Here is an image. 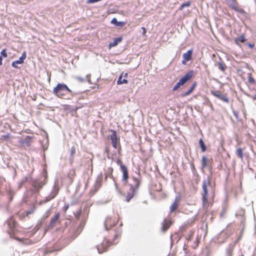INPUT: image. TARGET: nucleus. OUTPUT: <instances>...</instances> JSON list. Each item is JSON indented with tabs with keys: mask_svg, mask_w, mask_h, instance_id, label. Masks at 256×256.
Returning <instances> with one entry per match:
<instances>
[{
	"mask_svg": "<svg viewBox=\"0 0 256 256\" xmlns=\"http://www.w3.org/2000/svg\"><path fill=\"white\" fill-rule=\"evenodd\" d=\"M91 164H92V169H91V172H92V161H91Z\"/></svg>",
	"mask_w": 256,
	"mask_h": 256,
	"instance_id": "nucleus-48",
	"label": "nucleus"
},
{
	"mask_svg": "<svg viewBox=\"0 0 256 256\" xmlns=\"http://www.w3.org/2000/svg\"><path fill=\"white\" fill-rule=\"evenodd\" d=\"M216 66L222 72H224L227 68L226 66L222 60H220L216 64Z\"/></svg>",
	"mask_w": 256,
	"mask_h": 256,
	"instance_id": "nucleus-20",
	"label": "nucleus"
},
{
	"mask_svg": "<svg viewBox=\"0 0 256 256\" xmlns=\"http://www.w3.org/2000/svg\"><path fill=\"white\" fill-rule=\"evenodd\" d=\"M128 77V74L122 72L119 76L117 81L118 84H126L128 83L127 78Z\"/></svg>",
	"mask_w": 256,
	"mask_h": 256,
	"instance_id": "nucleus-11",
	"label": "nucleus"
},
{
	"mask_svg": "<svg viewBox=\"0 0 256 256\" xmlns=\"http://www.w3.org/2000/svg\"><path fill=\"white\" fill-rule=\"evenodd\" d=\"M192 78V72L190 71L182 77L180 80L176 83L175 86L173 88V90H176L181 86H183L189 80Z\"/></svg>",
	"mask_w": 256,
	"mask_h": 256,
	"instance_id": "nucleus-7",
	"label": "nucleus"
},
{
	"mask_svg": "<svg viewBox=\"0 0 256 256\" xmlns=\"http://www.w3.org/2000/svg\"><path fill=\"white\" fill-rule=\"evenodd\" d=\"M10 138L9 134H6L2 136V138L4 140H6L7 138Z\"/></svg>",
	"mask_w": 256,
	"mask_h": 256,
	"instance_id": "nucleus-43",
	"label": "nucleus"
},
{
	"mask_svg": "<svg viewBox=\"0 0 256 256\" xmlns=\"http://www.w3.org/2000/svg\"><path fill=\"white\" fill-rule=\"evenodd\" d=\"M233 114L235 116V118H238V112H236V111H234L233 112Z\"/></svg>",
	"mask_w": 256,
	"mask_h": 256,
	"instance_id": "nucleus-42",
	"label": "nucleus"
},
{
	"mask_svg": "<svg viewBox=\"0 0 256 256\" xmlns=\"http://www.w3.org/2000/svg\"><path fill=\"white\" fill-rule=\"evenodd\" d=\"M26 58V52H24L22 56L20 58L19 60H18L19 62L20 63V64H22L24 62V60Z\"/></svg>",
	"mask_w": 256,
	"mask_h": 256,
	"instance_id": "nucleus-31",
	"label": "nucleus"
},
{
	"mask_svg": "<svg viewBox=\"0 0 256 256\" xmlns=\"http://www.w3.org/2000/svg\"><path fill=\"white\" fill-rule=\"evenodd\" d=\"M243 150H244L241 148H238L236 150L237 156L240 158L242 160H243L244 158Z\"/></svg>",
	"mask_w": 256,
	"mask_h": 256,
	"instance_id": "nucleus-26",
	"label": "nucleus"
},
{
	"mask_svg": "<svg viewBox=\"0 0 256 256\" xmlns=\"http://www.w3.org/2000/svg\"><path fill=\"white\" fill-rule=\"evenodd\" d=\"M114 185L116 189H118V186L116 182H114Z\"/></svg>",
	"mask_w": 256,
	"mask_h": 256,
	"instance_id": "nucleus-45",
	"label": "nucleus"
},
{
	"mask_svg": "<svg viewBox=\"0 0 256 256\" xmlns=\"http://www.w3.org/2000/svg\"><path fill=\"white\" fill-rule=\"evenodd\" d=\"M228 256H232V252H230L228 253ZM241 256H244V254H242Z\"/></svg>",
	"mask_w": 256,
	"mask_h": 256,
	"instance_id": "nucleus-46",
	"label": "nucleus"
},
{
	"mask_svg": "<svg viewBox=\"0 0 256 256\" xmlns=\"http://www.w3.org/2000/svg\"><path fill=\"white\" fill-rule=\"evenodd\" d=\"M192 92V87L190 88V89L186 93L184 94L183 96H186L189 94H190Z\"/></svg>",
	"mask_w": 256,
	"mask_h": 256,
	"instance_id": "nucleus-38",
	"label": "nucleus"
},
{
	"mask_svg": "<svg viewBox=\"0 0 256 256\" xmlns=\"http://www.w3.org/2000/svg\"><path fill=\"white\" fill-rule=\"evenodd\" d=\"M68 177L72 180L76 176V171L74 169H71L69 170L68 174Z\"/></svg>",
	"mask_w": 256,
	"mask_h": 256,
	"instance_id": "nucleus-28",
	"label": "nucleus"
},
{
	"mask_svg": "<svg viewBox=\"0 0 256 256\" xmlns=\"http://www.w3.org/2000/svg\"><path fill=\"white\" fill-rule=\"evenodd\" d=\"M18 64H20V62H19L18 60H16L14 62H13L12 63V66L14 68H19L18 66H17Z\"/></svg>",
	"mask_w": 256,
	"mask_h": 256,
	"instance_id": "nucleus-34",
	"label": "nucleus"
},
{
	"mask_svg": "<svg viewBox=\"0 0 256 256\" xmlns=\"http://www.w3.org/2000/svg\"><path fill=\"white\" fill-rule=\"evenodd\" d=\"M190 237H189V238H188V240H190Z\"/></svg>",
	"mask_w": 256,
	"mask_h": 256,
	"instance_id": "nucleus-51",
	"label": "nucleus"
},
{
	"mask_svg": "<svg viewBox=\"0 0 256 256\" xmlns=\"http://www.w3.org/2000/svg\"><path fill=\"white\" fill-rule=\"evenodd\" d=\"M53 94L59 98L70 100L73 96V92L68 86L62 83L58 84L53 90Z\"/></svg>",
	"mask_w": 256,
	"mask_h": 256,
	"instance_id": "nucleus-2",
	"label": "nucleus"
},
{
	"mask_svg": "<svg viewBox=\"0 0 256 256\" xmlns=\"http://www.w3.org/2000/svg\"><path fill=\"white\" fill-rule=\"evenodd\" d=\"M111 132H112L110 136L112 146L114 148H117L118 137L116 132L114 130H111Z\"/></svg>",
	"mask_w": 256,
	"mask_h": 256,
	"instance_id": "nucleus-13",
	"label": "nucleus"
},
{
	"mask_svg": "<svg viewBox=\"0 0 256 256\" xmlns=\"http://www.w3.org/2000/svg\"><path fill=\"white\" fill-rule=\"evenodd\" d=\"M122 172V180L124 182V184H126L128 179V172L126 167L121 169Z\"/></svg>",
	"mask_w": 256,
	"mask_h": 256,
	"instance_id": "nucleus-15",
	"label": "nucleus"
},
{
	"mask_svg": "<svg viewBox=\"0 0 256 256\" xmlns=\"http://www.w3.org/2000/svg\"><path fill=\"white\" fill-rule=\"evenodd\" d=\"M121 235V231L117 232L114 236V238L113 240V242H112L108 240L104 239L102 242L97 246L98 252L100 254H102L106 251L108 248L112 245V244H114L117 243V242H116V239L119 238Z\"/></svg>",
	"mask_w": 256,
	"mask_h": 256,
	"instance_id": "nucleus-4",
	"label": "nucleus"
},
{
	"mask_svg": "<svg viewBox=\"0 0 256 256\" xmlns=\"http://www.w3.org/2000/svg\"><path fill=\"white\" fill-rule=\"evenodd\" d=\"M246 44L251 49L254 48L255 46L254 43H247Z\"/></svg>",
	"mask_w": 256,
	"mask_h": 256,
	"instance_id": "nucleus-37",
	"label": "nucleus"
},
{
	"mask_svg": "<svg viewBox=\"0 0 256 256\" xmlns=\"http://www.w3.org/2000/svg\"><path fill=\"white\" fill-rule=\"evenodd\" d=\"M200 238H196V242H195V243H196V246H198V243H199V242H200Z\"/></svg>",
	"mask_w": 256,
	"mask_h": 256,
	"instance_id": "nucleus-41",
	"label": "nucleus"
},
{
	"mask_svg": "<svg viewBox=\"0 0 256 256\" xmlns=\"http://www.w3.org/2000/svg\"><path fill=\"white\" fill-rule=\"evenodd\" d=\"M0 54H1L0 56H2L4 58H6L8 56V54L6 53V49L2 50L0 52Z\"/></svg>",
	"mask_w": 256,
	"mask_h": 256,
	"instance_id": "nucleus-36",
	"label": "nucleus"
},
{
	"mask_svg": "<svg viewBox=\"0 0 256 256\" xmlns=\"http://www.w3.org/2000/svg\"><path fill=\"white\" fill-rule=\"evenodd\" d=\"M134 181L133 184L128 185V188L127 192L124 194L126 195V200L128 202L134 196L136 190L138 189L140 184V180L138 178L132 177Z\"/></svg>",
	"mask_w": 256,
	"mask_h": 256,
	"instance_id": "nucleus-3",
	"label": "nucleus"
},
{
	"mask_svg": "<svg viewBox=\"0 0 256 256\" xmlns=\"http://www.w3.org/2000/svg\"><path fill=\"white\" fill-rule=\"evenodd\" d=\"M57 244H56L54 246V248L52 250H48V248H46L44 250V252L45 253H50V252H55V251H58V250H60L62 248V247H58V248L56 246Z\"/></svg>",
	"mask_w": 256,
	"mask_h": 256,
	"instance_id": "nucleus-24",
	"label": "nucleus"
},
{
	"mask_svg": "<svg viewBox=\"0 0 256 256\" xmlns=\"http://www.w3.org/2000/svg\"><path fill=\"white\" fill-rule=\"evenodd\" d=\"M202 206L207 210L209 204L212 205L214 202L215 188L211 186L209 180H204L202 182Z\"/></svg>",
	"mask_w": 256,
	"mask_h": 256,
	"instance_id": "nucleus-1",
	"label": "nucleus"
},
{
	"mask_svg": "<svg viewBox=\"0 0 256 256\" xmlns=\"http://www.w3.org/2000/svg\"><path fill=\"white\" fill-rule=\"evenodd\" d=\"M122 38L121 37L115 38L114 42L109 44V48H111L112 47L116 46L119 42H122Z\"/></svg>",
	"mask_w": 256,
	"mask_h": 256,
	"instance_id": "nucleus-21",
	"label": "nucleus"
},
{
	"mask_svg": "<svg viewBox=\"0 0 256 256\" xmlns=\"http://www.w3.org/2000/svg\"><path fill=\"white\" fill-rule=\"evenodd\" d=\"M113 168L112 167H110L108 168V172H106L104 174V179L106 180H107L108 177L110 178H114L112 172H113Z\"/></svg>",
	"mask_w": 256,
	"mask_h": 256,
	"instance_id": "nucleus-22",
	"label": "nucleus"
},
{
	"mask_svg": "<svg viewBox=\"0 0 256 256\" xmlns=\"http://www.w3.org/2000/svg\"><path fill=\"white\" fill-rule=\"evenodd\" d=\"M142 35L144 36H146V28L144 27H142Z\"/></svg>",
	"mask_w": 256,
	"mask_h": 256,
	"instance_id": "nucleus-39",
	"label": "nucleus"
},
{
	"mask_svg": "<svg viewBox=\"0 0 256 256\" xmlns=\"http://www.w3.org/2000/svg\"><path fill=\"white\" fill-rule=\"evenodd\" d=\"M102 180H103V176H102V174H101L97 177L96 180L95 182V184H94V188L96 190H98L102 186Z\"/></svg>",
	"mask_w": 256,
	"mask_h": 256,
	"instance_id": "nucleus-17",
	"label": "nucleus"
},
{
	"mask_svg": "<svg viewBox=\"0 0 256 256\" xmlns=\"http://www.w3.org/2000/svg\"><path fill=\"white\" fill-rule=\"evenodd\" d=\"M172 222L170 219L167 220L165 219L162 222V230L163 232H166L168 230V228H170V226L172 224Z\"/></svg>",
	"mask_w": 256,
	"mask_h": 256,
	"instance_id": "nucleus-16",
	"label": "nucleus"
},
{
	"mask_svg": "<svg viewBox=\"0 0 256 256\" xmlns=\"http://www.w3.org/2000/svg\"><path fill=\"white\" fill-rule=\"evenodd\" d=\"M192 51L188 50L186 53L183 54L182 56L184 60H182V64H185L186 62L191 59Z\"/></svg>",
	"mask_w": 256,
	"mask_h": 256,
	"instance_id": "nucleus-18",
	"label": "nucleus"
},
{
	"mask_svg": "<svg viewBox=\"0 0 256 256\" xmlns=\"http://www.w3.org/2000/svg\"><path fill=\"white\" fill-rule=\"evenodd\" d=\"M199 144L202 149V152H205L206 150V148L204 144L203 140L202 138L199 140Z\"/></svg>",
	"mask_w": 256,
	"mask_h": 256,
	"instance_id": "nucleus-30",
	"label": "nucleus"
},
{
	"mask_svg": "<svg viewBox=\"0 0 256 256\" xmlns=\"http://www.w3.org/2000/svg\"><path fill=\"white\" fill-rule=\"evenodd\" d=\"M184 250H186V248L185 246H184Z\"/></svg>",
	"mask_w": 256,
	"mask_h": 256,
	"instance_id": "nucleus-52",
	"label": "nucleus"
},
{
	"mask_svg": "<svg viewBox=\"0 0 256 256\" xmlns=\"http://www.w3.org/2000/svg\"><path fill=\"white\" fill-rule=\"evenodd\" d=\"M32 212H26V216H28L29 214H30Z\"/></svg>",
	"mask_w": 256,
	"mask_h": 256,
	"instance_id": "nucleus-47",
	"label": "nucleus"
},
{
	"mask_svg": "<svg viewBox=\"0 0 256 256\" xmlns=\"http://www.w3.org/2000/svg\"><path fill=\"white\" fill-rule=\"evenodd\" d=\"M212 159H208L206 156H204L202 160V168H207L212 165Z\"/></svg>",
	"mask_w": 256,
	"mask_h": 256,
	"instance_id": "nucleus-14",
	"label": "nucleus"
},
{
	"mask_svg": "<svg viewBox=\"0 0 256 256\" xmlns=\"http://www.w3.org/2000/svg\"><path fill=\"white\" fill-rule=\"evenodd\" d=\"M195 86H196V84L193 83V86H192L193 89L194 88Z\"/></svg>",
	"mask_w": 256,
	"mask_h": 256,
	"instance_id": "nucleus-49",
	"label": "nucleus"
},
{
	"mask_svg": "<svg viewBox=\"0 0 256 256\" xmlns=\"http://www.w3.org/2000/svg\"><path fill=\"white\" fill-rule=\"evenodd\" d=\"M226 4L229 8L241 14H244L245 11L242 8L236 0H226Z\"/></svg>",
	"mask_w": 256,
	"mask_h": 256,
	"instance_id": "nucleus-5",
	"label": "nucleus"
},
{
	"mask_svg": "<svg viewBox=\"0 0 256 256\" xmlns=\"http://www.w3.org/2000/svg\"><path fill=\"white\" fill-rule=\"evenodd\" d=\"M32 142L33 137L28 136H26L24 138L20 140L19 144L20 146L26 148L30 146Z\"/></svg>",
	"mask_w": 256,
	"mask_h": 256,
	"instance_id": "nucleus-9",
	"label": "nucleus"
},
{
	"mask_svg": "<svg viewBox=\"0 0 256 256\" xmlns=\"http://www.w3.org/2000/svg\"><path fill=\"white\" fill-rule=\"evenodd\" d=\"M60 216V214L59 212H57L55 214L54 216L51 218L49 225L48 226V228H52L56 224V222L58 220Z\"/></svg>",
	"mask_w": 256,
	"mask_h": 256,
	"instance_id": "nucleus-12",
	"label": "nucleus"
},
{
	"mask_svg": "<svg viewBox=\"0 0 256 256\" xmlns=\"http://www.w3.org/2000/svg\"><path fill=\"white\" fill-rule=\"evenodd\" d=\"M56 194H53L52 193L50 196H48V197L46 198V200H44V202H46L51 200L53 199L56 195Z\"/></svg>",
	"mask_w": 256,
	"mask_h": 256,
	"instance_id": "nucleus-32",
	"label": "nucleus"
},
{
	"mask_svg": "<svg viewBox=\"0 0 256 256\" xmlns=\"http://www.w3.org/2000/svg\"><path fill=\"white\" fill-rule=\"evenodd\" d=\"M211 94L224 102L228 103L230 102L229 99L227 96V94H222L220 91L218 90H211Z\"/></svg>",
	"mask_w": 256,
	"mask_h": 256,
	"instance_id": "nucleus-8",
	"label": "nucleus"
},
{
	"mask_svg": "<svg viewBox=\"0 0 256 256\" xmlns=\"http://www.w3.org/2000/svg\"><path fill=\"white\" fill-rule=\"evenodd\" d=\"M180 202V198L179 197H176L172 204V205L170 207V212H173L175 211L178 208L179 205V202Z\"/></svg>",
	"mask_w": 256,
	"mask_h": 256,
	"instance_id": "nucleus-19",
	"label": "nucleus"
},
{
	"mask_svg": "<svg viewBox=\"0 0 256 256\" xmlns=\"http://www.w3.org/2000/svg\"><path fill=\"white\" fill-rule=\"evenodd\" d=\"M116 162L118 165L120 166V169L126 167L125 165L123 164L122 162L120 159H117L116 160Z\"/></svg>",
	"mask_w": 256,
	"mask_h": 256,
	"instance_id": "nucleus-33",
	"label": "nucleus"
},
{
	"mask_svg": "<svg viewBox=\"0 0 256 256\" xmlns=\"http://www.w3.org/2000/svg\"><path fill=\"white\" fill-rule=\"evenodd\" d=\"M234 40L236 45L240 46L241 44H244L246 41L245 34H240V36L234 38Z\"/></svg>",
	"mask_w": 256,
	"mask_h": 256,
	"instance_id": "nucleus-10",
	"label": "nucleus"
},
{
	"mask_svg": "<svg viewBox=\"0 0 256 256\" xmlns=\"http://www.w3.org/2000/svg\"><path fill=\"white\" fill-rule=\"evenodd\" d=\"M254 99L256 100V94L254 96Z\"/></svg>",
	"mask_w": 256,
	"mask_h": 256,
	"instance_id": "nucleus-50",
	"label": "nucleus"
},
{
	"mask_svg": "<svg viewBox=\"0 0 256 256\" xmlns=\"http://www.w3.org/2000/svg\"><path fill=\"white\" fill-rule=\"evenodd\" d=\"M111 23L114 24L116 26H123L125 24V22H118L116 18H113L111 20Z\"/></svg>",
	"mask_w": 256,
	"mask_h": 256,
	"instance_id": "nucleus-23",
	"label": "nucleus"
},
{
	"mask_svg": "<svg viewBox=\"0 0 256 256\" xmlns=\"http://www.w3.org/2000/svg\"><path fill=\"white\" fill-rule=\"evenodd\" d=\"M81 214V210H80L79 211H78L76 213V216L77 218H78L80 215Z\"/></svg>",
	"mask_w": 256,
	"mask_h": 256,
	"instance_id": "nucleus-40",
	"label": "nucleus"
},
{
	"mask_svg": "<svg viewBox=\"0 0 256 256\" xmlns=\"http://www.w3.org/2000/svg\"><path fill=\"white\" fill-rule=\"evenodd\" d=\"M76 151V149L74 146H72L71 148L70 151V162L72 163L73 162V160L74 158V156L75 154Z\"/></svg>",
	"mask_w": 256,
	"mask_h": 256,
	"instance_id": "nucleus-29",
	"label": "nucleus"
},
{
	"mask_svg": "<svg viewBox=\"0 0 256 256\" xmlns=\"http://www.w3.org/2000/svg\"><path fill=\"white\" fill-rule=\"evenodd\" d=\"M190 4L191 3L190 2L184 3L181 5L180 9L182 10L186 6H190Z\"/></svg>",
	"mask_w": 256,
	"mask_h": 256,
	"instance_id": "nucleus-35",
	"label": "nucleus"
},
{
	"mask_svg": "<svg viewBox=\"0 0 256 256\" xmlns=\"http://www.w3.org/2000/svg\"><path fill=\"white\" fill-rule=\"evenodd\" d=\"M2 56H0V66L2 65Z\"/></svg>",
	"mask_w": 256,
	"mask_h": 256,
	"instance_id": "nucleus-44",
	"label": "nucleus"
},
{
	"mask_svg": "<svg viewBox=\"0 0 256 256\" xmlns=\"http://www.w3.org/2000/svg\"><path fill=\"white\" fill-rule=\"evenodd\" d=\"M248 82L250 84L254 85L256 84V80L252 77L251 73L248 74Z\"/></svg>",
	"mask_w": 256,
	"mask_h": 256,
	"instance_id": "nucleus-25",
	"label": "nucleus"
},
{
	"mask_svg": "<svg viewBox=\"0 0 256 256\" xmlns=\"http://www.w3.org/2000/svg\"><path fill=\"white\" fill-rule=\"evenodd\" d=\"M118 218L117 214L108 216L105 220V227L107 230L114 226L118 222Z\"/></svg>",
	"mask_w": 256,
	"mask_h": 256,
	"instance_id": "nucleus-6",
	"label": "nucleus"
},
{
	"mask_svg": "<svg viewBox=\"0 0 256 256\" xmlns=\"http://www.w3.org/2000/svg\"><path fill=\"white\" fill-rule=\"evenodd\" d=\"M8 224L10 228H12L16 226V222L13 218L11 217L8 220Z\"/></svg>",
	"mask_w": 256,
	"mask_h": 256,
	"instance_id": "nucleus-27",
	"label": "nucleus"
}]
</instances>
